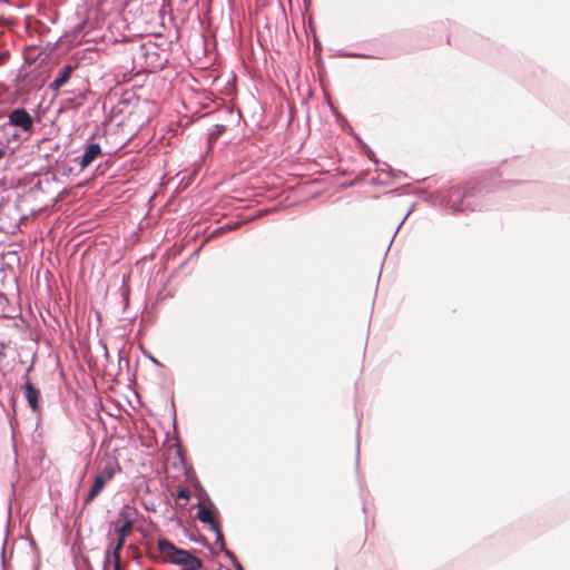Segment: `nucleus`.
<instances>
[{
  "label": "nucleus",
  "instance_id": "nucleus-1",
  "mask_svg": "<svg viewBox=\"0 0 570 570\" xmlns=\"http://www.w3.org/2000/svg\"><path fill=\"white\" fill-rule=\"evenodd\" d=\"M157 546L166 562L180 566L184 570H200L203 567L198 557L187 550L177 548L166 539H159Z\"/></svg>",
  "mask_w": 570,
  "mask_h": 570
},
{
  "label": "nucleus",
  "instance_id": "nucleus-2",
  "mask_svg": "<svg viewBox=\"0 0 570 570\" xmlns=\"http://www.w3.org/2000/svg\"><path fill=\"white\" fill-rule=\"evenodd\" d=\"M8 125L17 127L22 132L30 135L33 131L35 121L32 116L24 108H16L8 115Z\"/></svg>",
  "mask_w": 570,
  "mask_h": 570
},
{
  "label": "nucleus",
  "instance_id": "nucleus-3",
  "mask_svg": "<svg viewBox=\"0 0 570 570\" xmlns=\"http://www.w3.org/2000/svg\"><path fill=\"white\" fill-rule=\"evenodd\" d=\"M101 155V148L99 144H89L86 146L83 155L79 158V166L81 169L87 168L91 163Z\"/></svg>",
  "mask_w": 570,
  "mask_h": 570
},
{
  "label": "nucleus",
  "instance_id": "nucleus-4",
  "mask_svg": "<svg viewBox=\"0 0 570 570\" xmlns=\"http://www.w3.org/2000/svg\"><path fill=\"white\" fill-rule=\"evenodd\" d=\"M120 471L119 463L116 460L108 459L102 468L99 469V472L95 478L100 479L102 482L107 483L117 472Z\"/></svg>",
  "mask_w": 570,
  "mask_h": 570
},
{
  "label": "nucleus",
  "instance_id": "nucleus-5",
  "mask_svg": "<svg viewBox=\"0 0 570 570\" xmlns=\"http://www.w3.org/2000/svg\"><path fill=\"white\" fill-rule=\"evenodd\" d=\"M26 383L23 385V389H24V395H26V399L30 405V407L32 409L33 412H38L40 406H39V396H40V392L39 390L29 381L28 379V375H26Z\"/></svg>",
  "mask_w": 570,
  "mask_h": 570
},
{
  "label": "nucleus",
  "instance_id": "nucleus-6",
  "mask_svg": "<svg viewBox=\"0 0 570 570\" xmlns=\"http://www.w3.org/2000/svg\"><path fill=\"white\" fill-rule=\"evenodd\" d=\"M73 70H75V66H72V65L63 66L59 70L56 79L49 85V88L53 91L60 89L62 86H65L69 81Z\"/></svg>",
  "mask_w": 570,
  "mask_h": 570
},
{
  "label": "nucleus",
  "instance_id": "nucleus-7",
  "mask_svg": "<svg viewBox=\"0 0 570 570\" xmlns=\"http://www.w3.org/2000/svg\"><path fill=\"white\" fill-rule=\"evenodd\" d=\"M126 539L121 537H116L115 539H111L109 544V550L106 554V562L110 561L111 559H120V554L122 551V548L125 546Z\"/></svg>",
  "mask_w": 570,
  "mask_h": 570
},
{
  "label": "nucleus",
  "instance_id": "nucleus-8",
  "mask_svg": "<svg viewBox=\"0 0 570 570\" xmlns=\"http://www.w3.org/2000/svg\"><path fill=\"white\" fill-rule=\"evenodd\" d=\"M197 518L200 522L208 523L212 527V529L215 530L217 538L222 539V533L217 525L215 524L213 513L208 508H206L205 505H200L197 512Z\"/></svg>",
  "mask_w": 570,
  "mask_h": 570
},
{
  "label": "nucleus",
  "instance_id": "nucleus-9",
  "mask_svg": "<svg viewBox=\"0 0 570 570\" xmlns=\"http://www.w3.org/2000/svg\"><path fill=\"white\" fill-rule=\"evenodd\" d=\"M463 198H465V196L462 197L460 188H453L448 195V203L451 205L454 212H462Z\"/></svg>",
  "mask_w": 570,
  "mask_h": 570
},
{
  "label": "nucleus",
  "instance_id": "nucleus-10",
  "mask_svg": "<svg viewBox=\"0 0 570 570\" xmlns=\"http://www.w3.org/2000/svg\"><path fill=\"white\" fill-rule=\"evenodd\" d=\"M105 485V482H102L100 479L95 478L94 484L89 489L88 494L85 499V504H89L91 501H94L100 494Z\"/></svg>",
  "mask_w": 570,
  "mask_h": 570
},
{
  "label": "nucleus",
  "instance_id": "nucleus-11",
  "mask_svg": "<svg viewBox=\"0 0 570 570\" xmlns=\"http://www.w3.org/2000/svg\"><path fill=\"white\" fill-rule=\"evenodd\" d=\"M135 514H136V509L129 504H126L121 508V510L119 512V518L124 522H128V521L135 522V519H134Z\"/></svg>",
  "mask_w": 570,
  "mask_h": 570
},
{
  "label": "nucleus",
  "instance_id": "nucleus-12",
  "mask_svg": "<svg viewBox=\"0 0 570 570\" xmlns=\"http://www.w3.org/2000/svg\"><path fill=\"white\" fill-rule=\"evenodd\" d=\"M134 521L124 522L120 527L116 529V537H121L127 539V537L132 532Z\"/></svg>",
  "mask_w": 570,
  "mask_h": 570
},
{
  "label": "nucleus",
  "instance_id": "nucleus-13",
  "mask_svg": "<svg viewBox=\"0 0 570 570\" xmlns=\"http://www.w3.org/2000/svg\"><path fill=\"white\" fill-rule=\"evenodd\" d=\"M112 562H114V570H121L120 559H112Z\"/></svg>",
  "mask_w": 570,
  "mask_h": 570
},
{
  "label": "nucleus",
  "instance_id": "nucleus-14",
  "mask_svg": "<svg viewBox=\"0 0 570 570\" xmlns=\"http://www.w3.org/2000/svg\"><path fill=\"white\" fill-rule=\"evenodd\" d=\"M178 495H179L180 498H188V494H187V491H186V490H180V491L178 492Z\"/></svg>",
  "mask_w": 570,
  "mask_h": 570
},
{
  "label": "nucleus",
  "instance_id": "nucleus-15",
  "mask_svg": "<svg viewBox=\"0 0 570 570\" xmlns=\"http://www.w3.org/2000/svg\"><path fill=\"white\" fill-rule=\"evenodd\" d=\"M4 155H6V151L2 148H0V159H2L4 157Z\"/></svg>",
  "mask_w": 570,
  "mask_h": 570
},
{
  "label": "nucleus",
  "instance_id": "nucleus-16",
  "mask_svg": "<svg viewBox=\"0 0 570 570\" xmlns=\"http://www.w3.org/2000/svg\"><path fill=\"white\" fill-rule=\"evenodd\" d=\"M217 128H218V131H223V130H225V127H224V126H219V125H218V126H217Z\"/></svg>",
  "mask_w": 570,
  "mask_h": 570
},
{
  "label": "nucleus",
  "instance_id": "nucleus-17",
  "mask_svg": "<svg viewBox=\"0 0 570 570\" xmlns=\"http://www.w3.org/2000/svg\"><path fill=\"white\" fill-rule=\"evenodd\" d=\"M240 570H243V569H240Z\"/></svg>",
  "mask_w": 570,
  "mask_h": 570
}]
</instances>
